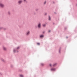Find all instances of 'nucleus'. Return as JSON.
I'll list each match as a JSON object with an SVG mask.
<instances>
[{"instance_id": "f257e3e1", "label": "nucleus", "mask_w": 77, "mask_h": 77, "mask_svg": "<svg viewBox=\"0 0 77 77\" xmlns=\"http://www.w3.org/2000/svg\"><path fill=\"white\" fill-rule=\"evenodd\" d=\"M0 7L1 8H4L5 7V5L2 4V2H0Z\"/></svg>"}, {"instance_id": "f03ea898", "label": "nucleus", "mask_w": 77, "mask_h": 77, "mask_svg": "<svg viewBox=\"0 0 77 77\" xmlns=\"http://www.w3.org/2000/svg\"><path fill=\"white\" fill-rule=\"evenodd\" d=\"M0 60H1V61H2V62H6V61L2 58H1Z\"/></svg>"}, {"instance_id": "7ed1b4c3", "label": "nucleus", "mask_w": 77, "mask_h": 77, "mask_svg": "<svg viewBox=\"0 0 77 77\" xmlns=\"http://www.w3.org/2000/svg\"><path fill=\"white\" fill-rule=\"evenodd\" d=\"M3 50H4L5 51H6V47H5L4 46H3Z\"/></svg>"}, {"instance_id": "20e7f679", "label": "nucleus", "mask_w": 77, "mask_h": 77, "mask_svg": "<svg viewBox=\"0 0 77 77\" xmlns=\"http://www.w3.org/2000/svg\"><path fill=\"white\" fill-rule=\"evenodd\" d=\"M22 2H23V1H19L18 2L19 4H21V3H22Z\"/></svg>"}, {"instance_id": "39448f33", "label": "nucleus", "mask_w": 77, "mask_h": 77, "mask_svg": "<svg viewBox=\"0 0 77 77\" xmlns=\"http://www.w3.org/2000/svg\"><path fill=\"white\" fill-rule=\"evenodd\" d=\"M51 71H54L55 70V69L54 68H52L51 69Z\"/></svg>"}, {"instance_id": "423d86ee", "label": "nucleus", "mask_w": 77, "mask_h": 77, "mask_svg": "<svg viewBox=\"0 0 77 77\" xmlns=\"http://www.w3.org/2000/svg\"><path fill=\"white\" fill-rule=\"evenodd\" d=\"M29 33H30V32H29H29H28L27 33L26 35H29Z\"/></svg>"}, {"instance_id": "0eeeda50", "label": "nucleus", "mask_w": 77, "mask_h": 77, "mask_svg": "<svg viewBox=\"0 0 77 77\" xmlns=\"http://www.w3.org/2000/svg\"><path fill=\"white\" fill-rule=\"evenodd\" d=\"M2 29H3V27H0V30H1Z\"/></svg>"}, {"instance_id": "6e6552de", "label": "nucleus", "mask_w": 77, "mask_h": 77, "mask_svg": "<svg viewBox=\"0 0 77 77\" xmlns=\"http://www.w3.org/2000/svg\"><path fill=\"white\" fill-rule=\"evenodd\" d=\"M41 26V24H39L38 25V28H40V27Z\"/></svg>"}, {"instance_id": "1a4fd4ad", "label": "nucleus", "mask_w": 77, "mask_h": 77, "mask_svg": "<svg viewBox=\"0 0 77 77\" xmlns=\"http://www.w3.org/2000/svg\"><path fill=\"white\" fill-rule=\"evenodd\" d=\"M44 37V36L43 35H41V36H40V38H42V37Z\"/></svg>"}, {"instance_id": "9d476101", "label": "nucleus", "mask_w": 77, "mask_h": 77, "mask_svg": "<svg viewBox=\"0 0 77 77\" xmlns=\"http://www.w3.org/2000/svg\"><path fill=\"white\" fill-rule=\"evenodd\" d=\"M49 20H51V18H50V16H49Z\"/></svg>"}, {"instance_id": "9b49d317", "label": "nucleus", "mask_w": 77, "mask_h": 77, "mask_svg": "<svg viewBox=\"0 0 77 77\" xmlns=\"http://www.w3.org/2000/svg\"><path fill=\"white\" fill-rule=\"evenodd\" d=\"M20 76L21 77H23V75H20Z\"/></svg>"}, {"instance_id": "f8f14e48", "label": "nucleus", "mask_w": 77, "mask_h": 77, "mask_svg": "<svg viewBox=\"0 0 77 77\" xmlns=\"http://www.w3.org/2000/svg\"><path fill=\"white\" fill-rule=\"evenodd\" d=\"M45 26H46V25L45 24H44V25H43V26L44 27H45Z\"/></svg>"}, {"instance_id": "ddd939ff", "label": "nucleus", "mask_w": 77, "mask_h": 77, "mask_svg": "<svg viewBox=\"0 0 77 77\" xmlns=\"http://www.w3.org/2000/svg\"><path fill=\"white\" fill-rule=\"evenodd\" d=\"M3 29H4V30H6V28H3Z\"/></svg>"}, {"instance_id": "4468645a", "label": "nucleus", "mask_w": 77, "mask_h": 77, "mask_svg": "<svg viewBox=\"0 0 77 77\" xmlns=\"http://www.w3.org/2000/svg\"><path fill=\"white\" fill-rule=\"evenodd\" d=\"M8 14H9V15H10V12L8 11Z\"/></svg>"}, {"instance_id": "2eb2a0df", "label": "nucleus", "mask_w": 77, "mask_h": 77, "mask_svg": "<svg viewBox=\"0 0 77 77\" xmlns=\"http://www.w3.org/2000/svg\"><path fill=\"white\" fill-rule=\"evenodd\" d=\"M37 45H40V43H38Z\"/></svg>"}, {"instance_id": "dca6fc26", "label": "nucleus", "mask_w": 77, "mask_h": 77, "mask_svg": "<svg viewBox=\"0 0 77 77\" xmlns=\"http://www.w3.org/2000/svg\"><path fill=\"white\" fill-rule=\"evenodd\" d=\"M56 64H55L53 65V66H55V65H56Z\"/></svg>"}, {"instance_id": "f3484780", "label": "nucleus", "mask_w": 77, "mask_h": 77, "mask_svg": "<svg viewBox=\"0 0 77 77\" xmlns=\"http://www.w3.org/2000/svg\"><path fill=\"white\" fill-rule=\"evenodd\" d=\"M0 75H2V73L1 72H0Z\"/></svg>"}, {"instance_id": "a211bd4d", "label": "nucleus", "mask_w": 77, "mask_h": 77, "mask_svg": "<svg viewBox=\"0 0 77 77\" xmlns=\"http://www.w3.org/2000/svg\"><path fill=\"white\" fill-rule=\"evenodd\" d=\"M46 3V1H45V2H44V4H45Z\"/></svg>"}, {"instance_id": "6ab92c4d", "label": "nucleus", "mask_w": 77, "mask_h": 77, "mask_svg": "<svg viewBox=\"0 0 77 77\" xmlns=\"http://www.w3.org/2000/svg\"><path fill=\"white\" fill-rule=\"evenodd\" d=\"M50 66H51V64H50Z\"/></svg>"}, {"instance_id": "aec40b11", "label": "nucleus", "mask_w": 77, "mask_h": 77, "mask_svg": "<svg viewBox=\"0 0 77 77\" xmlns=\"http://www.w3.org/2000/svg\"><path fill=\"white\" fill-rule=\"evenodd\" d=\"M19 47H18L17 48V49H18V48H19Z\"/></svg>"}, {"instance_id": "412c9836", "label": "nucleus", "mask_w": 77, "mask_h": 77, "mask_svg": "<svg viewBox=\"0 0 77 77\" xmlns=\"http://www.w3.org/2000/svg\"><path fill=\"white\" fill-rule=\"evenodd\" d=\"M51 32V31H50V30H49V31H48V32Z\"/></svg>"}, {"instance_id": "4be33fe9", "label": "nucleus", "mask_w": 77, "mask_h": 77, "mask_svg": "<svg viewBox=\"0 0 77 77\" xmlns=\"http://www.w3.org/2000/svg\"><path fill=\"white\" fill-rule=\"evenodd\" d=\"M24 1L25 2L26 1V0H24Z\"/></svg>"}, {"instance_id": "5701e85b", "label": "nucleus", "mask_w": 77, "mask_h": 77, "mask_svg": "<svg viewBox=\"0 0 77 77\" xmlns=\"http://www.w3.org/2000/svg\"><path fill=\"white\" fill-rule=\"evenodd\" d=\"M46 14H47L46 13H45V15H46Z\"/></svg>"}, {"instance_id": "b1692460", "label": "nucleus", "mask_w": 77, "mask_h": 77, "mask_svg": "<svg viewBox=\"0 0 77 77\" xmlns=\"http://www.w3.org/2000/svg\"><path fill=\"white\" fill-rule=\"evenodd\" d=\"M14 51L15 52V50H14Z\"/></svg>"}, {"instance_id": "393cba45", "label": "nucleus", "mask_w": 77, "mask_h": 77, "mask_svg": "<svg viewBox=\"0 0 77 77\" xmlns=\"http://www.w3.org/2000/svg\"><path fill=\"white\" fill-rule=\"evenodd\" d=\"M42 65H43V64H42Z\"/></svg>"}, {"instance_id": "a878e982", "label": "nucleus", "mask_w": 77, "mask_h": 77, "mask_svg": "<svg viewBox=\"0 0 77 77\" xmlns=\"http://www.w3.org/2000/svg\"><path fill=\"white\" fill-rule=\"evenodd\" d=\"M76 5L77 6V4H76Z\"/></svg>"}]
</instances>
